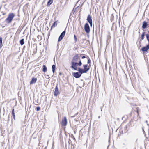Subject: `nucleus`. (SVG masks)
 <instances>
[{
    "label": "nucleus",
    "mask_w": 149,
    "mask_h": 149,
    "mask_svg": "<svg viewBox=\"0 0 149 149\" xmlns=\"http://www.w3.org/2000/svg\"><path fill=\"white\" fill-rule=\"evenodd\" d=\"M84 69L81 68L79 67L78 68V71L80 73H86L90 69V67H88L87 64H84L83 65Z\"/></svg>",
    "instance_id": "1"
},
{
    "label": "nucleus",
    "mask_w": 149,
    "mask_h": 149,
    "mask_svg": "<svg viewBox=\"0 0 149 149\" xmlns=\"http://www.w3.org/2000/svg\"><path fill=\"white\" fill-rule=\"evenodd\" d=\"M20 43L21 45H22L24 44V39H21V40L20 41Z\"/></svg>",
    "instance_id": "23"
},
{
    "label": "nucleus",
    "mask_w": 149,
    "mask_h": 149,
    "mask_svg": "<svg viewBox=\"0 0 149 149\" xmlns=\"http://www.w3.org/2000/svg\"><path fill=\"white\" fill-rule=\"evenodd\" d=\"M147 122H148V121H147V120H146V123H147Z\"/></svg>",
    "instance_id": "41"
},
{
    "label": "nucleus",
    "mask_w": 149,
    "mask_h": 149,
    "mask_svg": "<svg viewBox=\"0 0 149 149\" xmlns=\"http://www.w3.org/2000/svg\"><path fill=\"white\" fill-rule=\"evenodd\" d=\"M52 69L53 73H54L55 72L56 69V66L55 65H53L52 66Z\"/></svg>",
    "instance_id": "18"
},
{
    "label": "nucleus",
    "mask_w": 149,
    "mask_h": 149,
    "mask_svg": "<svg viewBox=\"0 0 149 149\" xmlns=\"http://www.w3.org/2000/svg\"><path fill=\"white\" fill-rule=\"evenodd\" d=\"M37 80V79L33 77L31 79V81L30 82V84L31 85L35 83Z\"/></svg>",
    "instance_id": "11"
},
{
    "label": "nucleus",
    "mask_w": 149,
    "mask_h": 149,
    "mask_svg": "<svg viewBox=\"0 0 149 149\" xmlns=\"http://www.w3.org/2000/svg\"><path fill=\"white\" fill-rule=\"evenodd\" d=\"M149 49V45L148 44L146 46L144 47L141 49V50L143 52H146Z\"/></svg>",
    "instance_id": "8"
},
{
    "label": "nucleus",
    "mask_w": 149,
    "mask_h": 149,
    "mask_svg": "<svg viewBox=\"0 0 149 149\" xmlns=\"http://www.w3.org/2000/svg\"><path fill=\"white\" fill-rule=\"evenodd\" d=\"M57 25V21H55L53 23V24H52V25L51 26V30H52V28L53 27H55Z\"/></svg>",
    "instance_id": "14"
},
{
    "label": "nucleus",
    "mask_w": 149,
    "mask_h": 149,
    "mask_svg": "<svg viewBox=\"0 0 149 149\" xmlns=\"http://www.w3.org/2000/svg\"><path fill=\"white\" fill-rule=\"evenodd\" d=\"M143 133H144V135H145V136H146V134H145V132L144 131L143 128Z\"/></svg>",
    "instance_id": "32"
},
{
    "label": "nucleus",
    "mask_w": 149,
    "mask_h": 149,
    "mask_svg": "<svg viewBox=\"0 0 149 149\" xmlns=\"http://www.w3.org/2000/svg\"><path fill=\"white\" fill-rule=\"evenodd\" d=\"M148 135L149 136V128H148Z\"/></svg>",
    "instance_id": "38"
},
{
    "label": "nucleus",
    "mask_w": 149,
    "mask_h": 149,
    "mask_svg": "<svg viewBox=\"0 0 149 149\" xmlns=\"http://www.w3.org/2000/svg\"><path fill=\"white\" fill-rule=\"evenodd\" d=\"M147 125L148 126H149V124H147Z\"/></svg>",
    "instance_id": "43"
},
{
    "label": "nucleus",
    "mask_w": 149,
    "mask_h": 149,
    "mask_svg": "<svg viewBox=\"0 0 149 149\" xmlns=\"http://www.w3.org/2000/svg\"><path fill=\"white\" fill-rule=\"evenodd\" d=\"M71 68L75 70H77V68L76 65L74 64L73 62H71Z\"/></svg>",
    "instance_id": "12"
},
{
    "label": "nucleus",
    "mask_w": 149,
    "mask_h": 149,
    "mask_svg": "<svg viewBox=\"0 0 149 149\" xmlns=\"http://www.w3.org/2000/svg\"><path fill=\"white\" fill-rule=\"evenodd\" d=\"M65 30L63 31L60 35L59 37L58 38V41L59 42L61 41L64 37L65 34Z\"/></svg>",
    "instance_id": "6"
},
{
    "label": "nucleus",
    "mask_w": 149,
    "mask_h": 149,
    "mask_svg": "<svg viewBox=\"0 0 149 149\" xmlns=\"http://www.w3.org/2000/svg\"><path fill=\"white\" fill-rule=\"evenodd\" d=\"M6 13H3V15H6Z\"/></svg>",
    "instance_id": "37"
},
{
    "label": "nucleus",
    "mask_w": 149,
    "mask_h": 149,
    "mask_svg": "<svg viewBox=\"0 0 149 149\" xmlns=\"http://www.w3.org/2000/svg\"><path fill=\"white\" fill-rule=\"evenodd\" d=\"M113 14H112L111 15V21H112L113 20Z\"/></svg>",
    "instance_id": "28"
},
{
    "label": "nucleus",
    "mask_w": 149,
    "mask_h": 149,
    "mask_svg": "<svg viewBox=\"0 0 149 149\" xmlns=\"http://www.w3.org/2000/svg\"><path fill=\"white\" fill-rule=\"evenodd\" d=\"M78 54H76L73 58L72 62H77L78 61Z\"/></svg>",
    "instance_id": "10"
},
{
    "label": "nucleus",
    "mask_w": 149,
    "mask_h": 149,
    "mask_svg": "<svg viewBox=\"0 0 149 149\" xmlns=\"http://www.w3.org/2000/svg\"><path fill=\"white\" fill-rule=\"evenodd\" d=\"M123 33L124 34V33H125V29H123Z\"/></svg>",
    "instance_id": "33"
},
{
    "label": "nucleus",
    "mask_w": 149,
    "mask_h": 149,
    "mask_svg": "<svg viewBox=\"0 0 149 149\" xmlns=\"http://www.w3.org/2000/svg\"><path fill=\"white\" fill-rule=\"evenodd\" d=\"M100 118V116H99L98 117V118Z\"/></svg>",
    "instance_id": "39"
},
{
    "label": "nucleus",
    "mask_w": 149,
    "mask_h": 149,
    "mask_svg": "<svg viewBox=\"0 0 149 149\" xmlns=\"http://www.w3.org/2000/svg\"><path fill=\"white\" fill-rule=\"evenodd\" d=\"M145 35V32H143L141 35V39L140 40V42H141V40H143L144 39V37Z\"/></svg>",
    "instance_id": "19"
},
{
    "label": "nucleus",
    "mask_w": 149,
    "mask_h": 149,
    "mask_svg": "<svg viewBox=\"0 0 149 149\" xmlns=\"http://www.w3.org/2000/svg\"><path fill=\"white\" fill-rule=\"evenodd\" d=\"M53 0H49L47 3V6H49L52 3Z\"/></svg>",
    "instance_id": "17"
},
{
    "label": "nucleus",
    "mask_w": 149,
    "mask_h": 149,
    "mask_svg": "<svg viewBox=\"0 0 149 149\" xmlns=\"http://www.w3.org/2000/svg\"><path fill=\"white\" fill-rule=\"evenodd\" d=\"M129 124H130V123H128V124H127V126Z\"/></svg>",
    "instance_id": "44"
},
{
    "label": "nucleus",
    "mask_w": 149,
    "mask_h": 149,
    "mask_svg": "<svg viewBox=\"0 0 149 149\" xmlns=\"http://www.w3.org/2000/svg\"><path fill=\"white\" fill-rule=\"evenodd\" d=\"M87 56L88 62L87 63L88 64L90 63L91 62V61L88 56Z\"/></svg>",
    "instance_id": "24"
},
{
    "label": "nucleus",
    "mask_w": 149,
    "mask_h": 149,
    "mask_svg": "<svg viewBox=\"0 0 149 149\" xmlns=\"http://www.w3.org/2000/svg\"><path fill=\"white\" fill-rule=\"evenodd\" d=\"M14 16L15 15L13 13H10L8 15V17L6 20V22L8 23H10L13 20V19L14 17Z\"/></svg>",
    "instance_id": "2"
},
{
    "label": "nucleus",
    "mask_w": 149,
    "mask_h": 149,
    "mask_svg": "<svg viewBox=\"0 0 149 149\" xmlns=\"http://www.w3.org/2000/svg\"><path fill=\"white\" fill-rule=\"evenodd\" d=\"M100 109H101V111H102V107H100Z\"/></svg>",
    "instance_id": "36"
},
{
    "label": "nucleus",
    "mask_w": 149,
    "mask_h": 149,
    "mask_svg": "<svg viewBox=\"0 0 149 149\" xmlns=\"http://www.w3.org/2000/svg\"><path fill=\"white\" fill-rule=\"evenodd\" d=\"M12 114L13 118L14 120H15V115L14 113V109H13L12 111Z\"/></svg>",
    "instance_id": "16"
},
{
    "label": "nucleus",
    "mask_w": 149,
    "mask_h": 149,
    "mask_svg": "<svg viewBox=\"0 0 149 149\" xmlns=\"http://www.w3.org/2000/svg\"><path fill=\"white\" fill-rule=\"evenodd\" d=\"M42 68V71L45 72H46L47 71V68L46 66L45 65H43Z\"/></svg>",
    "instance_id": "15"
},
{
    "label": "nucleus",
    "mask_w": 149,
    "mask_h": 149,
    "mask_svg": "<svg viewBox=\"0 0 149 149\" xmlns=\"http://www.w3.org/2000/svg\"><path fill=\"white\" fill-rule=\"evenodd\" d=\"M59 94L60 92L58 91V89L57 85L54 89V95L56 97Z\"/></svg>",
    "instance_id": "7"
},
{
    "label": "nucleus",
    "mask_w": 149,
    "mask_h": 149,
    "mask_svg": "<svg viewBox=\"0 0 149 149\" xmlns=\"http://www.w3.org/2000/svg\"><path fill=\"white\" fill-rule=\"evenodd\" d=\"M62 125L65 126L67 124V119L65 117H64L63 119H62Z\"/></svg>",
    "instance_id": "9"
},
{
    "label": "nucleus",
    "mask_w": 149,
    "mask_h": 149,
    "mask_svg": "<svg viewBox=\"0 0 149 149\" xmlns=\"http://www.w3.org/2000/svg\"><path fill=\"white\" fill-rule=\"evenodd\" d=\"M140 111V109H139L137 107L136 108V112L137 113V116H139V112Z\"/></svg>",
    "instance_id": "22"
},
{
    "label": "nucleus",
    "mask_w": 149,
    "mask_h": 149,
    "mask_svg": "<svg viewBox=\"0 0 149 149\" xmlns=\"http://www.w3.org/2000/svg\"><path fill=\"white\" fill-rule=\"evenodd\" d=\"M2 46V38L1 37H0V48H1Z\"/></svg>",
    "instance_id": "20"
},
{
    "label": "nucleus",
    "mask_w": 149,
    "mask_h": 149,
    "mask_svg": "<svg viewBox=\"0 0 149 149\" xmlns=\"http://www.w3.org/2000/svg\"><path fill=\"white\" fill-rule=\"evenodd\" d=\"M82 73H80L79 71L76 72H74L72 73V75L75 78H79L81 76Z\"/></svg>",
    "instance_id": "4"
},
{
    "label": "nucleus",
    "mask_w": 149,
    "mask_h": 149,
    "mask_svg": "<svg viewBox=\"0 0 149 149\" xmlns=\"http://www.w3.org/2000/svg\"><path fill=\"white\" fill-rule=\"evenodd\" d=\"M74 64L76 65V66L79 65L78 63L77 62H73Z\"/></svg>",
    "instance_id": "30"
},
{
    "label": "nucleus",
    "mask_w": 149,
    "mask_h": 149,
    "mask_svg": "<svg viewBox=\"0 0 149 149\" xmlns=\"http://www.w3.org/2000/svg\"><path fill=\"white\" fill-rule=\"evenodd\" d=\"M119 26H120V22H119Z\"/></svg>",
    "instance_id": "42"
},
{
    "label": "nucleus",
    "mask_w": 149,
    "mask_h": 149,
    "mask_svg": "<svg viewBox=\"0 0 149 149\" xmlns=\"http://www.w3.org/2000/svg\"><path fill=\"white\" fill-rule=\"evenodd\" d=\"M84 84H85V82H83V87H84Z\"/></svg>",
    "instance_id": "35"
},
{
    "label": "nucleus",
    "mask_w": 149,
    "mask_h": 149,
    "mask_svg": "<svg viewBox=\"0 0 149 149\" xmlns=\"http://www.w3.org/2000/svg\"><path fill=\"white\" fill-rule=\"evenodd\" d=\"M84 29L85 32L86 33H88L90 32V28L89 25L88 23H86L84 25Z\"/></svg>",
    "instance_id": "3"
},
{
    "label": "nucleus",
    "mask_w": 149,
    "mask_h": 149,
    "mask_svg": "<svg viewBox=\"0 0 149 149\" xmlns=\"http://www.w3.org/2000/svg\"><path fill=\"white\" fill-rule=\"evenodd\" d=\"M40 107L39 106L37 107H36V110L37 111H39L40 110Z\"/></svg>",
    "instance_id": "27"
},
{
    "label": "nucleus",
    "mask_w": 149,
    "mask_h": 149,
    "mask_svg": "<svg viewBox=\"0 0 149 149\" xmlns=\"http://www.w3.org/2000/svg\"><path fill=\"white\" fill-rule=\"evenodd\" d=\"M47 77H46L47 78H48V79H49V75H47Z\"/></svg>",
    "instance_id": "34"
},
{
    "label": "nucleus",
    "mask_w": 149,
    "mask_h": 149,
    "mask_svg": "<svg viewBox=\"0 0 149 149\" xmlns=\"http://www.w3.org/2000/svg\"><path fill=\"white\" fill-rule=\"evenodd\" d=\"M71 137H72V138L74 140H75V139L73 135L72 134H71Z\"/></svg>",
    "instance_id": "29"
},
{
    "label": "nucleus",
    "mask_w": 149,
    "mask_h": 149,
    "mask_svg": "<svg viewBox=\"0 0 149 149\" xmlns=\"http://www.w3.org/2000/svg\"><path fill=\"white\" fill-rule=\"evenodd\" d=\"M74 40L75 41V42H77V38L76 37V36L75 35H74Z\"/></svg>",
    "instance_id": "25"
},
{
    "label": "nucleus",
    "mask_w": 149,
    "mask_h": 149,
    "mask_svg": "<svg viewBox=\"0 0 149 149\" xmlns=\"http://www.w3.org/2000/svg\"><path fill=\"white\" fill-rule=\"evenodd\" d=\"M74 133L75 134L76 133V132H75V131H74Z\"/></svg>",
    "instance_id": "40"
},
{
    "label": "nucleus",
    "mask_w": 149,
    "mask_h": 149,
    "mask_svg": "<svg viewBox=\"0 0 149 149\" xmlns=\"http://www.w3.org/2000/svg\"><path fill=\"white\" fill-rule=\"evenodd\" d=\"M82 65V63L81 61V60H80L79 61L78 65L79 66H81V65Z\"/></svg>",
    "instance_id": "26"
},
{
    "label": "nucleus",
    "mask_w": 149,
    "mask_h": 149,
    "mask_svg": "<svg viewBox=\"0 0 149 149\" xmlns=\"http://www.w3.org/2000/svg\"><path fill=\"white\" fill-rule=\"evenodd\" d=\"M81 58H82V59H84V58H87V57H86L85 56H82L81 57Z\"/></svg>",
    "instance_id": "31"
},
{
    "label": "nucleus",
    "mask_w": 149,
    "mask_h": 149,
    "mask_svg": "<svg viewBox=\"0 0 149 149\" xmlns=\"http://www.w3.org/2000/svg\"><path fill=\"white\" fill-rule=\"evenodd\" d=\"M81 81H83V80H81Z\"/></svg>",
    "instance_id": "45"
},
{
    "label": "nucleus",
    "mask_w": 149,
    "mask_h": 149,
    "mask_svg": "<svg viewBox=\"0 0 149 149\" xmlns=\"http://www.w3.org/2000/svg\"><path fill=\"white\" fill-rule=\"evenodd\" d=\"M148 25V23L146 21L143 22L142 26V28L144 29L146 28Z\"/></svg>",
    "instance_id": "13"
},
{
    "label": "nucleus",
    "mask_w": 149,
    "mask_h": 149,
    "mask_svg": "<svg viewBox=\"0 0 149 149\" xmlns=\"http://www.w3.org/2000/svg\"><path fill=\"white\" fill-rule=\"evenodd\" d=\"M146 39L148 42V44L149 45V32L148 33L146 34Z\"/></svg>",
    "instance_id": "21"
},
{
    "label": "nucleus",
    "mask_w": 149,
    "mask_h": 149,
    "mask_svg": "<svg viewBox=\"0 0 149 149\" xmlns=\"http://www.w3.org/2000/svg\"><path fill=\"white\" fill-rule=\"evenodd\" d=\"M87 20L88 22L90 24V26L91 27L92 25V17L90 15H88Z\"/></svg>",
    "instance_id": "5"
}]
</instances>
